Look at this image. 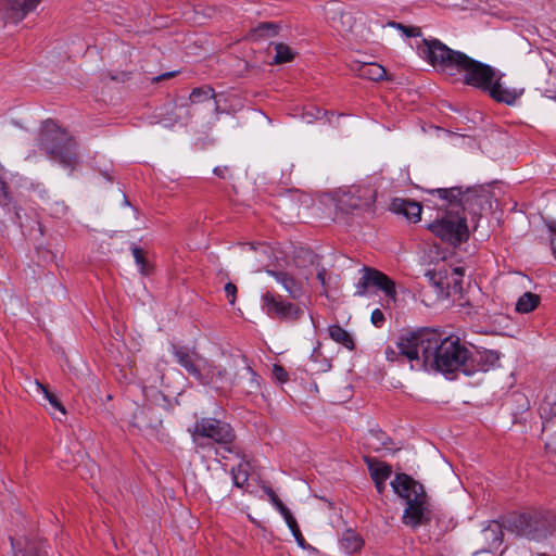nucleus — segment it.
Masks as SVG:
<instances>
[{
    "label": "nucleus",
    "mask_w": 556,
    "mask_h": 556,
    "mask_svg": "<svg viewBox=\"0 0 556 556\" xmlns=\"http://www.w3.org/2000/svg\"><path fill=\"white\" fill-rule=\"evenodd\" d=\"M400 354L417 362L419 367L441 372L447 379H456L459 374L471 377L495 368L500 354L486 350L472 354L457 337H443L433 328H422L408 332L397 343Z\"/></svg>",
    "instance_id": "nucleus-1"
},
{
    "label": "nucleus",
    "mask_w": 556,
    "mask_h": 556,
    "mask_svg": "<svg viewBox=\"0 0 556 556\" xmlns=\"http://www.w3.org/2000/svg\"><path fill=\"white\" fill-rule=\"evenodd\" d=\"M419 55L437 72L452 78L463 77L465 85L485 91L496 73L493 67L481 63L466 53L453 50L439 39H422L417 47Z\"/></svg>",
    "instance_id": "nucleus-2"
},
{
    "label": "nucleus",
    "mask_w": 556,
    "mask_h": 556,
    "mask_svg": "<svg viewBox=\"0 0 556 556\" xmlns=\"http://www.w3.org/2000/svg\"><path fill=\"white\" fill-rule=\"evenodd\" d=\"M391 486L406 503L403 522L417 528L428 519V496L421 483L406 473H396Z\"/></svg>",
    "instance_id": "nucleus-3"
},
{
    "label": "nucleus",
    "mask_w": 556,
    "mask_h": 556,
    "mask_svg": "<svg viewBox=\"0 0 556 556\" xmlns=\"http://www.w3.org/2000/svg\"><path fill=\"white\" fill-rule=\"evenodd\" d=\"M39 148L51 160L70 170H73L78 164L74 138L53 121H46L43 123L39 137Z\"/></svg>",
    "instance_id": "nucleus-4"
},
{
    "label": "nucleus",
    "mask_w": 556,
    "mask_h": 556,
    "mask_svg": "<svg viewBox=\"0 0 556 556\" xmlns=\"http://www.w3.org/2000/svg\"><path fill=\"white\" fill-rule=\"evenodd\" d=\"M192 441L202 446L200 439L206 438L220 446V450L239 456V448L233 445L236 439L232 427L216 418H201L188 429Z\"/></svg>",
    "instance_id": "nucleus-5"
},
{
    "label": "nucleus",
    "mask_w": 556,
    "mask_h": 556,
    "mask_svg": "<svg viewBox=\"0 0 556 556\" xmlns=\"http://www.w3.org/2000/svg\"><path fill=\"white\" fill-rule=\"evenodd\" d=\"M509 528L528 540L542 541L554 532L555 519L548 511H530L513 517Z\"/></svg>",
    "instance_id": "nucleus-6"
},
{
    "label": "nucleus",
    "mask_w": 556,
    "mask_h": 556,
    "mask_svg": "<svg viewBox=\"0 0 556 556\" xmlns=\"http://www.w3.org/2000/svg\"><path fill=\"white\" fill-rule=\"evenodd\" d=\"M428 229L453 245L467 241L469 237L466 217L453 210L443 211L442 216L428 225Z\"/></svg>",
    "instance_id": "nucleus-7"
},
{
    "label": "nucleus",
    "mask_w": 556,
    "mask_h": 556,
    "mask_svg": "<svg viewBox=\"0 0 556 556\" xmlns=\"http://www.w3.org/2000/svg\"><path fill=\"white\" fill-rule=\"evenodd\" d=\"M263 309L271 318H278L286 321H295L303 315V309L291 303L286 302L278 294L270 291L262 295Z\"/></svg>",
    "instance_id": "nucleus-8"
},
{
    "label": "nucleus",
    "mask_w": 556,
    "mask_h": 556,
    "mask_svg": "<svg viewBox=\"0 0 556 556\" xmlns=\"http://www.w3.org/2000/svg\"><path fill=\"white\" fill-rule=\"evenodd\" d=\"M376 201V190L370 186H352L341 192L338 204L341 210L369 208Z\"/></svg>",
    "instance_id": "nucleus-9"
},
{
    "label": "nucleus",
    "mask_w": 556,
    "mask_h": 556,
    "mask_svg": "<svg viewBox=\"0 0 556 556\" xmlns=\"http://www.w3.org/2000/svg\"><path fill=\"white\" fill-rule=\"evenodd\" d=\"M41 0H0V20L17 24L31 12Z\"/></svg>",
    "instance_id": "nucleus-10"
},
{
    "label": "nucleus",
    "mask_w": 556,
    "mask_h": 556,
    "mask_svg": "<svg viewBox=\"0 0 556 556\" xmlns=\"http://www.w3.org/2000/svg\"><path fill=\"white\" fill-rule=\"evenodd\" d=\"M131 426L148 435H156L162 428V419L150 408L138 407L132 416Z\"/></svg>",
    "instance_id": "nucleus-11"
},
{
    "label": "nucleus",
    "mask_w": 556,
    "mask_h": 556,
    "mask_svg": "<svg viewBox=\"0 0 556 556\" xmlns=\"http://www.w3.org/2000/svg\"><path fill=\"white\" fill-rule=\"evenodd\" d=\"M488 203V195L477 189L468 188L462 198L460 207L464 213L467 212L473 217H479Z\"/></svg>",
    "instance_id": "nucleus-12"
},
{
    "label": "nucleus",
    "mask_w": 556,
    "mask_h": 556,
    "mask_svg": "<svg viewBox=\"0 0 556 556\" xmlns=\"http://www.w3.org/2000/svg\"><path fill=\"white\" fill-rule=\"evenodd\" d=\"M390 210L404 216L408 222L417 223L421 218V204L410 199L394 198L390 203Z\"/></svg>",
    "instance_id": "nucleus-13"
},
{
    "label": "nucleus",
    "mask_w": 556,
    "mask_h": 556,
    "mask_svg": "<svg viewBox=\"0 0 556 556\" xmlns=\"http://www.w3.org/2000/svg\"><path fill=\"white\" fill-rule=\"evenodd\" d=\"M326 15L334 27L343 31H351L355 24L354 16L349 12H344L337 1H331L327 4Z\"/></svg>",
    "instance_id": "nucleus-14"
},
{
    "label": "nucleus",
    "mask_w": 556,
    "mask_h": 556,
    "mask_svg": "<svg viewBox=\"0 0 556 556\" xmlns=\"http://www.w3.org/2000/svg\"><path fill=\"white\" fill-rule=\"evenodd\" d=\"M11 545L13 548V556H47L45 542L42 540H11Z\"/></svg>",
    "instance_id": "nucleus-15"
},
{
    "label": "nucleus",
    "mask_w": 556,
    "mask_h": 556,
    "mask_svg": "<svg viewBox=\"0 0 556 556\" xmlns=\"http://www.w3.org/2000/svg\"><path fill=\"white\" fill-rule=\"evenodd\" d=\"M267 274L274 277L293 300L303 295V285L287 271L267 270Z\"/></svg>",
    "instance_id": "nucleus-16"
},
{
    "label": "nucleus",
    "mask_w": 556,
    "mask_h": 556,
    "mask_svg": "<svg viewBox=\"0 0 556 556\" xmlns=\"http://www.w3.org/2000/svg\"><path fill=\"white\" fill-rule=\"evenodd\" d=\"M480 540L484 542L482 552H488L493 547L498 546L503 540V529L498 521L492 520L480 532Z\"/></svg>",
    "instance_id": "nucleus-17"
},
{
    "label": "nucleus",
    "mask_w": 556,
    "mask_h": 556,
    "mask_svg": "<svg viewBox=\"0 0 556 556\" xmlns=\"http://www.w3.org/2000/svg\"><path fill=\"white\" fill-rule=\"evenodd\" d=\"M485 91L493 100L506 103L508 105L514 104L516 100L521 96V91L504 88L500 81V78L496 77Z\"/></svg>",
    "instance_id": "nucleus-18"
},
{
    "label": "nucleus",
    "mask_w": 556,
    "mask_h": 556,
    "mask_svg": "<svg viewBox=\"0 0 556 556\" xmlns=\"http://www.w3.org/2000/svg\"><path fill=\"white\" fill-rule=\"evenodd\" d=\"M430 193H438L439 198L443 201H446V205L440 207V210H453L454 212H459L462 198L464 192L460 187H452V188H438L434 190H430Z\"/></svg>",
    "instance_id": "nucleus-19"
},
{
    "label": "nucleus",
    "mask_w": 556,
    "mask_h": 556,
    "mask_svg": "<svg viewBox=\"0 0 556 556\" xmlns=\"http://www.w3.org/2000/svg\"><path fill=\"white\" fill-rule=\"evenodd\" d=\"M370 285L377 287L392 301L396 299L395 283L382 271L368 267Z\"/></svg>",
    "instance_id": "nucleus-20"
},
{
    "label": "nucleus",
    "mask_w": 556,
    "mask_h": 556,
    "mask_svg": "<svg viewBox=\"0 0 556 556\" xmlns=\"http://www.w3.org/2000/svg\"><path fill=\"white\" fill-rule=\"evenodd\" d=\"M232 368L235 372L230 375L228 379L247 380L248 382H254L256 380V374L252 370L245 356L238 355L232 357ZM219 378H227V376L219 374Z\"/></svg>",
    "instance_id": "nucleus-21"
},
{
    "label": "nucleus",
    "mask_w": 556,
    "mask_h": 556,
    "mask_svg": "<svg viewBox=\"0 0 556 556\" xmlns=\"http://www.w3.org/2000/svg\"><path fill=\"white\" fill-rule=\"evenodd\" d=\"M426 277L440 296H450L451 282L447 269L428 270Z\"/></svg>",
    "instance_id": "nucleus-22"
},
{
    "label": "nucleus",
    "mask_w": 556,
    "mask_h": 556,
    "mask_svg": "<svg viewBox=\"0 0 556 556\" xmlns=\"http://www.w3.org/2000/svg\"><path fill=\"white\" fill-rule=\"evenodd\" d=\"M326 400L331 403H344L353 394L352 384H328Z\"/></svg>",
    "instance_id": "nucleus-23"
},
{
    "label": "nucleus",
    "mask_w": 556,
    "mask_h": 556,
    "mask_svg": "<svg viewBox=\"0 0 556 556\" xmlns=\"http://www.w3.org/2000/svg\"><path fill=\"white\" fill-rule=\"evenodd\" d=\"M176 361L197 380L201 379L199 366L192 359V356L185 350L174 346Z\"/></svg>",
    "instance_id": "nucleus-24"
},
{
    "label": "nucleus",
    "mask_w": 556,
    "mask_h": 556,
    "mask_svg": "<svg viewBox=\"0 0 556 556\" xmlns=\"http://www.w3.org/2000/svg\"><path fill=\"white\" fill-rule=\"evenodd\" d=\"M329 337L337 343L343 345L350 351L355 349L352 336L339 325H331L328 328Z\"/></svg>",
    "instance_id": "nucleus-25"
},
{
    "label": "nucleus",
    "mask_w": 556,
    "mask_h": 556,
    "mask_svg": "<svg viewBox=\"0 0 556 556\" xmlns=\"http://www.w3.org/2000/svg\"><path fill=\"white\" fill-rule=\"evenodd\" d=\"M366 463L372 480H388L392 475V467L386 463L367 458Z\"/></svg>",
    "instance_id": "nucleus-26"
},
{
    "label": "nucleus",
    "mask_w": 556,
    "mask_h": 556,
    "mask_svg": "<svg viewBox=\"0 0 556 556\" xmlns=\"http://www.w3.org/2000/svg\"><path fill=\"white\" fill-rule=\"evenodd\" d=\"M541 302L540 295L526 292L523 293L516 303V311L520 314H528L534 311Z\"/></svg>",
    "instance_id": "nucleus-27"
},
{
    "label": "nucleus",
    "mask_w": 556,
    "mask_h": 556,
    "mask_svg": "<svg viewBox=\"0 0 556 556\" xmlns=\"http://www.w3.org/2000/svg\"><path fill=\"white\" fill-rule=\"evenodd\" d=\"M36 392L43 395L49 402L52 409L58 410L62 416L66 415V410L59 396L49 389V384H35Z\"/></svg>",
    "instance_id": "nucleus-28"
},
{
    "label": "nucleus",
    "mask_w": 556,
    "mask_h": 556,
    "mask_svg": "<svg viewBox=\"0 0 556 556\" xmlns=\"http://www.w3.org/2000/svg\"><path fill=\"white\" fill-rule=\"evenodd\" d=\"M340 543L348 553L358 552L364 545L363 539L353 530L344 531Z\"/></svg>",
    "instance_id": "nucleus-29"
},
{
    "label": "nucleus",
    "mask_w": 556,
    "mask_h": 556,
    "mask_svg": "<svg viewBox=\"0 0 556 556\" xmlns=\"http://www.w3.org/2000/svg\"><path fill=\"white\" fill-rule=\"evenodd\" d=\"M358 71L361 77L374 81L383 79L387 73L384 67L378 63H364Z\"/></svg>",
    "instance_id": "nucleus-30"
},
{
    "label": "nucleus",
    "mask_w": 556,
    "mask_h": 556,
    "mask_svg": "<svg viewBox=\"0 0 556 556\" xmlns=\"http://www.w3.org/2000/svg\"><path fill=\"white\" fill-rule=\"evenodd\" d=\"M279 29V24L274 22H263L252 29L251 36L255 39L269 38L276 36Z\"/></svg>",
    "instance_id": "nucleus-31"
},
{
    "label": "nucleus",
    "mask_w": 556,
    "mask_h": 556,
    "mask_svg": "<svg viewBox=\"0 0 556 556\" xmlns=\"http://www.w3.org/2000/svg\"><path fill=\"white\" fill-rule=\"evenodd\" d=\"M212 99H215V91L210 86L194 88L189 96V101L192 104L202 103Z\"/></svg>",
    "instance_id": "nucleus-32"
},
{
    "label": "nucleus",
    "mask_w": 556,
    "mask_h": 556,
    "mask_svg": "<svg viewBox=\"0 0 556 556\" xmlns=\"http://www.w3.org/2000/svg\"><path fill=\"white\" fill-rule=\"evenodd\" d=\"M131 252L135 258V262L137 266L139 267V270L142 275L148 276L152 273V266L150 265L149 261L147 260L146 252L139 248L134 245L131 248Z\"/></svg>",
    "instance_id": "nucleus-33"
},
{
    "label": "nucleus",
    "mask_w": 556,
    "mask_h": 556,
    "mask_svg": "<svg viewBox=\"0 0 556 556\" xmlns=\"http://www.w3.org/2000/svg\"><path fill=\"white\" fill-rule=\"evenodd\" d=\"M250 465L247 462H241L236 468L231 469L233 484L237 488H242L249 478Z\"/></svg>",
    "instance_id": "nucleus-34"
},
{
    "label": "nucleus",
    "mask_w": 556,
    "mask_h": 556,
    "mask_svg": "<svg viewBox=\"0 0 556 556\" xmlns=\"http://www.w3.org/2000/svg\"><path fill=\"white\" fill-rule=\"evenodd\" d=\"M276 54L274 56L275 64H281L290 62L294 59V53L291 48L282 42L275 43Z\"/></svg>",
    "instance_id": "nucleus-35"
},
{
    "label": "nucleus",
    "mask_w": 556,
    "mask_h": 556,
    "mask_svg": "<svg viewBox=\"0 0 556 556\" xmlns=\"http://www.w3.org/2000/svg\"><path fill=\"white\" fill-rule=\"evenodd\" d=\"M464 269L459 267L452 268L448 270V277L451 282L450 295L462 292Z\"/></svg>",
    "instance_id": "nucleus-36"
},
{
    "label": "nucleus",
    "mask_w": 556,
    "mask_h": 556,
    "mask_svg": "<svg viewBox=\"0 0 556 556\" xmlns=\"http://www.w3.org/2000/svg\"><path fill=\"white\" fill-rule=\"evenodd\" d=\"M143 395L154 404L160 405L162 402H167L166 396L163 392L159 391L155 384L143 386L142 388Z\"/></svg>",
    "instance_id": "nucleus-37"
},
{
    "label": "nucleus",
    "mask_w": 556,
    "mask_h": 556,
    "mask_svg": "<svg viewBox=\"0 0 556 556\" xmlns=\"http://www.w3.org/2000/svg\"><path fill=\"white\" fill-rule=\"evenodd\" d=\"M390 439L380 431H371L369 435L367 437V445L372 448L374 451H379L381 446H384L388 444V441Z\"/></svg>",
    "instance_id": "nucleus-38"
},
{
    "label": "nucleus",
    "mask_w": 556,
    "mask_h": 556,
    "mask_svg": "<svg viewBox=\"0 0 556 556\" xmlns=\"http://www.w3.org/2000/svg\"><path fill=\"white\" fill-rule=\"evenodd\" d=\"M390 25L400 29L406 37H420L422 35L421 28L418 26H406L396 22H391Z\"/></svg>",
    "instance_id": "nucleus-39"
},
{
    "label": "nucleus",
    "mask_w": 556,
    "mask_h": 556,
    "mask_svg": "<svg viewBox=\"0 0 556 556\" xmlns=\"http://www.w3.org/2000/svg\"><path fill=\"white\" fill-rule=\"evenodd\" d=\"M363 271H364V275L362 276V278L358 280V282L356 285L355 295H357V296H364L367 293L368 286H371L369 274H368V267H364Z\"/></svg>",
    "instance_id": "nucleus-40"
},
{
    "label": "nucleus",
    "mask_w": 556,
    "mask_h": 556,
    "mask_svg": "<svg viewBox=\"0 0 556 556\" xmlns=\"http://www.w3.org/2000/svg\"><path fill=\"white\" fill-rule=\"evenodd\" d=\"M279 513L282 515V517L286 520V522H287L289 529L291 530V532H299V525H298L295 518L292 516V514L289 510V508L286 506Z\"/></svg>",
    "instance_id": "nucleus-41"
},
{
    "label": "nucleus",
    "mask_w": 556,
    "mask_h": 556,
    "mask_svg": "<svg viewBox=\"0 0 556 556\" xmlns=\"http://www.w3.org/2000/svg\"><path fill=\"white\" fill-rule=\"evenodd\" d=\"M279 513L282 515V517L286 520V522H287L289 529L291 530V532H299V525H298L295 518L292 516V514L289 510V508L286 506Z\"/></svg>",
    "instance_id": "nucleus-42"
},
{
    "label": "nucleus",
    "mask_w": 556,
    "mask_h": 556,
    "mask_svg": "<svg viewBox=\"0 0 556 556\" xmlns=\"http://www.w3.org/2000/svg\"><path fill=\"white\" fill-rule=\"evenodd\" d=\"M263 490L268 496L270 503L277 508L278 511L286 507V505L281 502V500L277 496V494L270 486H263Z\"/></svg>",
    "instance_id": "nucleus-43"
},
{
    "label": "nucleus",
    "mask_w": 556,
    "mask_h": 556,
    "mask_svg": "<svg viewBox=\"0 0 556 556\" xmlns=\"http://www.w3.org/2000/svg\"><path fill=\"white\" fill-rule=\"evenodd\" d=\"M271 374H273V377L278 382H286L289 379V376H288V372L286 371V369L281 365H278V364H275L273 366Z\"/></svg>",
    "instance_id": "nucleus-44"
},
{
    "label": "nucleus",
    "mask_w": 556,
    "mask_h": 556,
    "mask_svg": "<svg viewBox=\"0 0 556 556\" xmlns=\"http://www.w3.org/2000/svg\"><path fill=\"white\" fill-rule=\"evenodd\" d=\"M370 320L374 326L380 328V327H382L386 318H384L383 313L379 308H376L371 313Z\"/></svg>",
    "instance_id": "nucleus-45"
},
{
    "label": "nucleus",
    "mask_w": 556,
    "mask_h": 556,
    "mask_svg": "<svg viewBox=\"0 0 556 556\" xmlns=\"http://www.w3.org/2000/svg\"><path fill=\"white\" fill-rule=\"evenodd\" d=\"M547 227L551 231V247H552V252H553V255L556 260V222H549L547 224Z\"/></svg>",
    "instance_id": "nucleus-46"
},
{
    "label": "nucleus",
    "mask_w": 556,
    "mask_h": 556,
    "mask_svg": "<svg viewBox=\"0 0 556 556\" xmlns=\"http://www.w3.org/2000/svg\"><path fill=\"white\" fill-rule=\"evenodd\" d=\"M225 292L229 299V303L232 305L236 302L237 287L232 282H228L225 286Z\"/></svg>",
    "instance_id": "nucleus-47"
},
{
    "label": "nucleus",
    "mask_w": 556,
    "mask_h": 556,
    "mask_svg": "<svg viewBox=\"0 0 556 556\" xmlns=\"http://www.w3.org/2000/svg\"><path fill=\"white\" fill-rule=\"evenodd\" d=\"M541 409L544 412H547L548 409L551 414H556V404H552V402H549V400L546 397L541 406Z\"/></svg>",
    "instance_id": "nucleus-48"
},
{
    "label": "nucleus",
    "mask_w": 556,
    "mask_h": 556,
    "mask_svg": "<svg viewBox=\"0 0 556 556\" xmlns=\"http://www.w3.org/2000/svg\"><path fill=\"white\" fill-rule=\"evenodd\" d=\"M213 172L216 176L224 179V178H226V173L228 172V167L227 166H217L214 168Z\"/></svg>",
    "instance_id": "nucleus-49"
},
{
    "label": "nucleus",
    "mask_w": 556,
    "mask_h": 556,
    "mask_svg": "<svg viewBox=\"0 0 556 556\" xmlns=\"http://www.w3.org/2000/svg\"><path fill=\"white\" fill-rule=\"evenodd\" d=\"M176 75V72H167V73H164L160 76H156L152 79L153 83H159L161 80H164V79H168V78H172Z\"/></svg>",
    "instance_id": "nucleus-50"
},
{
    "label": "nucleus",
    "mask_w": 556,
    "mask_h": 556,
    "mask_svg": "<svg viewBox=\"0 0 556 556\" xmlns=\"http://www.w3.org/2000/svg\"><path fill=\"white\" fill-rule=\"evenodd\" d=\"M326 269L324 267H320L317 271V279L320 281L321 286H326Z\"/></svg>",
    "instance_id": "nucleus-51"
},
{
    "label": "nucleus",
    "mask_w": 556,
    "mask_h": 556,
    "mask_svg": "<svg viewBox=\"0 0 556 556\" xmlns=\"http://www.w3.org/2000/svg\"><path fill=\"white\" fill-rule=\"evenodd\" d=\"M374 482H375V486L377 489V492L379 494H382L384 492V490H386V486H387L386 485L387 480H374Z\"/></svg>",
    "instance_id": "nucleus-52"
},
{
    "label": "nucleus",
    "mask_w": 556,
    "mask_h": 556,
    "mask_svg": "<svg viewBox=\"0 0 556 556\" xmlns=\"http://www.w3.org/2000/svg\"><path fill=\"white\" fill-rule=\"evenodd\" d=\"M294 539L296 540V542L299 543V545L303 546L304 545V538L301 533V530L299 529V532H292Z\"/></svg>",
    "instance_id": "nucleus-53"
},
{
    "label": "nucleus",
    "mask_w": 556,
    "mask_h": 556,
    "mask_svg": "<svg viewBox=\"0 0 556 556\" xmlns=\"http://www.w3.org/2000/svg\"><path fill=\"white\" fill-rule=\"evenodd\" d=\"M330 367H331V364L329 363V361L325 359L324 365L318 370L326 371V370L330 369Z\"/></svg>",
    "instance_id": "nucleus-54"
},
{
    "label": "nucleus",
    "mask_w": 556,
    "mask_h": 556,
    "mask_svg": "<svg viewBox=\"0 0 556 556\" xmlns=\"http://www.w3.org/2000/svg\"><path fill=\"white\" fill-rule=\"evenodd\" d=\"M179 121H180L179 116H177L175 118H170V122H173V124L178 123Z\"/></svg>",
    "instance_id": "nucleus-55"
},
{
    "label": "nucleus",
    "mask_w": 556,
    "mask_h": 556,
    "mask_svg": "<svg viewBox=\"0 0 556 556\" xmlns=\"http://www.w3.org/2000/svg\"><path fill=\"white\" fill-rule=\"evenodd\" d=\"M312 391L318 392V387H317V384H314V386H313Z\"/></svg>",
    "instance_id": "nucleus-56"
},
{
    "label": "nucleus",
    "mask_w": 556,
    "mask_h": 556,
    "mask_svg": "<svg viewBox=\"0 0 556 556\" xmlns=\"http://www.w3.org/2000/svg\"><path fill=\"white\" fill-rule=\"evenodd\" d=\"M51 414H52V416H53V418H54V419L61 420V418H60V417H58V416H55V414H54V413H51Z\"/></svg>",
    "instance_id": "nucleus-57"
},
{
    "label": "nucleus",
    "mask_w": 556,
    "mask_h": 556,
    "mask_svg": "<svg viewBox=\"0 0 556 556\" xmlns=\"http://www.w3.org/2000/svg\"><path fill=\"white\" fill-rule=\"evenodd\" d=\"M186 116L190 117V112L188 110H186Z\"/></svg>",
    "instance_id": "nucleus-58"
},
{
    "label": "nucleus",
    "mask_w": 556,
    "mask_h": 556,
    "mask_svg": "<svg viewBox=\"0 0 556 556\" xmlns=\"http://www.w3.org/2000/svg\"><path fill=\"white\" fill-rule=\"evenodd\" d=\"M315 356H317V353H316V352H314V354H312V359H313Z\"/></svg>",
    "instance_id": "nucleus-59"
}]
</instances>
